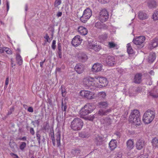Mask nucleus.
Masks as SVG:
<instances>
[{
  "instance_id": "nucleus-13",
  "label": "nucleus",
  "mask_w": 158,
  "mask_h": 158,
  "mask_svg": "<svg viewBox=\"0 0 158 158\" xmlns=\"http://www.w3.org/2000/svg\"><path fill=\"white\" fill-rule=\"evenodd\" d=\"M103 140V138L102 136H100L98 135H95L94 142L97 145H101L102 144Z\"/></svg>"
},
{
  "instance_id": "nucleus-40",
  "label": "nucleus",
  "mask_w": 158,
  "mask_h": 158,
  "mask_svg": "<svg viewBox=\"0 0 158 158\" xmlns=\"http://www.w3.org/2000/svg\"><path fill=\"white\" fill-rule=\"evenodd\" d=\"M26 143L25 142H21L20 144L19 148L21 151H23L25 148H26Z\"/></svg>"
},
{
  "instance_id": "nucleus-45",
  "label": "nucleus",
  "mask_w": 158,
  "mask_h": 158,
  "mask_svg": "<svg viewBox=\"0 0 158 158\" xmlns=\"http://www.w3.org/2000/svg\"><path fill=\"white\" fill-rule=\"evenodd\" d=\"M61 91L62 93V97H64L66 95V92L65 89L63 88V86L62 85L61 86Z\"/></svg>"
},
{
  "instance_id": "nucleus-32",
  "label": "nucleus",
  "mask_w": 158,
  "mask_h": 158,
  "mask_svg": "<svg viewBox=\"0 0 158 158\" xmlns=\"http://www.w3.org/2000/svg\"><path fill=\"white\" fill-rule=\"evenodd\" d=\"M67 108V102L65 101V99H64V101L62 102V111L65 112L64 115H65V112L66 111Z\"/></svg>"
},
{
  "instance_id": "nucleus-39",
  "label": "nucleus",
  "mask_w": 158,
  "mask_h": 158,
  "mask_svg": "<svg viewBox=\"0 0 158 158\" xmlns=\"http://www.w3.org/2000/svg\"><path fill=\"white\" fill-rule=\"evenodd\" d=\"M95 26L98 29H101L103 27V24L100 22H98L96 23Z\"/></svg>"
},
{
  "instance_id": "nucleus-5",
  "label": "nucleus",
  "mask_w": 158,
  "mask_h": 158,
  "mask_svg": "<svg viewBox=\"0 0 158 158\" xmlns=\"http://www.w3.org/2000/svg\"><path fill=\"white\" fill-rule=\"evenodd\" d=\"M80 94L82 97L89 99L95 98L96 97L93 92L88 90H81L80 92Z\"/></svg>"
},
{
  "instance_id": "nucleus-30",
  "label": "nucleus",
  "mask_w": 158,
  "mask_h": 158,
  "mask_svg": "<svg viewBox=\"0 0 158 158\" xmlns=\"http://www.w3.org/2000/svg\"><path fill=\"white\" fill-rule=\"evenodd\" d=\"M49 127L50 126L48 122H44L43 124L42 129L46 132L48 131L49 129Z\"/></svg>"
},
{
  "instance_id": "nucleus-27",
  "label": "nucleus",
  "mask_w": 158,
  "mask_h": 158,
  "mask_svg": "<svg viewBox=\"0 0 158 158\" xmlns=\"http://www.w3.org/2000/svg\"><path fill=\"white\" fill-rule=\"evenodd\" d=\"M108 46L110 48H114V49H118L119 48V46L117 44L113 42H109Z\"/></svg>"
},
{
  "instance_id": "nucleus-23",
  "label": "nucleus",
  "mask_w": 158,
  "mask_h": 158,
  "mask_svg": "<svg viewBox=\"0 0 158 158\" xmlns=\"http://www.w3.org/2000/svg\"><path fill=\"white\" fill-rule=\"evenodd\" d=\"M156 58V54L154 53H150L148 58L149 62L150 63L153 62L155 60Z\"/></svg>"
},
{
  "instance_id": "nucleus-60",
  "label": "nucleus",
  "mask_w": 158,
  "mask_h": 158,
  "mask_svg": "<svg viewBox=\"0 0 158 158\" xmlns=\"http://www.w3.org/2000/svg\"><path fill=\"white\" fill-rule=\"evenodd\" d=\"M116 157L117 158H120L122 156V153L120 152H119L116 155Z\"/></svg>"
},
{
  "instance_id": "nucleus-15",
  "label": "nucleus",
  "mask_w": 158,
  "mask_h": 158,
  "mask_svg": "<svg viewBox=\"0 0 158 158\" xmlns=\"http://www.w3.org/2000/svg\"><path fill=\"white\" fill-rule=\"evenodd\" d=\"M88 47L89 49H93L95 51L98 52L101 49V47L99 45L94 44H89Z\"/></svg>"
},
{
  "instance_id": "nucleus-51",
  "label": "nucleus",
  "mask_w": 158,
  "mask_h": 158,
  "mask_svg": "<svg viewBox=\"0 0 158 158\" xmlns=\"http://www.w3.org/2000/svg\"><path fill=\"white\" fill-rule=\"evenodd\" d=\"M94 118H95L94 115H90L88 116L86 118L87 119L91 121H92Z\"/></svg>"
},
{
  "instance_id": "nucleus-6",
  "label": "nucleus",
  "mask_w": 158,
  "mask_h": 158,
  "mask_svg": "<svg viewBox=\"0 0 158 158\" xmlns=\"http://www.w3.org/2000/svg\"><path fill=\"white\" fill-rule=\"evenodd\" d=\"M109 14L106 9L101 10L99 12L98 19L102 22L106 21L108 18Z\"/></svg>"
},
{
  "instance_id": "nucleus-18",
  "label": "nucleus",
  "mask_w": 158,
  "mask_h": 158,
  "mask_svg": "<svg viewBox=\"0 0 158 158\" xmlns=\"http://www.w3.org/2000/svg\"><path fill=\"white\" fill-rule=\"evenodd\" d=\"M72 44L75 47H77L79 45V36L76 35L73 39L72 41Z\"/></svg>"
},
{
  "instance_id": "nucleus-17",
  "label": "nucleus",
  "mask_w": 158,
  "mask_h": 158,
  "mask_svg": "<svg viewBox=\"0 0 158 158\" xmlns=\"http://www.w3.org/2000/svg\"><path fill=\"white\" fill-rule=\"evenodd\" d=\"M117 143L115 140H111L109 143V147L110 150H113L116 148Z\"/></svg>"
},
{
  "instance_id": "nucleus-35",
  "label": "nucleus",
  "mask_w": 158,
  "mask_h": 158,
  "mask_svg": "<svg viewBox=\"0 0 158 158\" xmlns=\"http://www.w3.org/2000/svg\"><path fill=\"white\" fill-rule=\"evenodd\" d=\"M150 95L153 98L158 97V90H156L155 89L153 91H151L150 92Z\"/></svg>"
},
{
  "instance_id": "nucleus-9",
  "label": "nucleus",
  "mask_w": 158,
  "mask_h": 158,
  "mask_svg": "<svg viewBox=\"0 0 158 158\" xmlns=\"http://www.w3.org/2000/svg\"><path fill=\"white\" fill-rule=\"evenodd\" d=\"M145 40V36H141L135 37L133 40V42L136 45H140L144 42Z\"/></svg>"
},
{
  "instance_id": "nucleus-42",
  "label": "nucleus",
  "mask_w": 158,
  "mask_h": 158,
  "mask_svg": "<svg viewBox=\"0 0 158 158\" xmlns=\"http://www.w3.org/2000/svg\"><path fill=\"white\" fill-rule=\"evenodd\" d=\"M107 35L106 33H105L103 35H100L99 37V38L101 41H103L106 40L107 38Z\"/></svg>"
},
{
  "instance_id": "nucleus-41",
  "label": "nucleus",
  "mask_w": 158,
  "mask_h": 158,
  "mask_svg": "<svg viewBox=\"0 0 158 158\" xmlns=\"http://www.w3.org/2000/svg\"><path fill=\"white\" fill-rule=\"evenodd\" d=\"M36 138L37 139L38 141V143H39V145H40V143H41V142H40L41 135L39 134V131H37L36 132Z\"/></svg>"
},
{
  "instance_id": "nucleus-22",
  "label": "nucleus",
  "mask_w": 158,
  "mask_h": 158,
  "mask_svg": "<svg viewBox=\"0 0 158 158\" xmlns=\"http://www.w3.org/2000/svg\"><path fill=\"white\" fill-rule=\"evenodd\" d=\"M106 95V93L103 91L99 92L97 94V97L101 100L105 99Z\"/></svg>"
},
{
  "instance_id": "nucleus-33",
  "label": "nucleus",
  "mask_w": 158,
  "mask_h": 158,
  "mask_svg": "<svg viewBox=\"0 0 158 158\" xmlns=\"http://www.w3.org/2000/svg\"><path fill=\"white\" fill-rule=\"evenodd\" d=\"M16 60L18 64L19 65L22 64L23 63L22 59L19 54H17L16 56Z\"/></svg>"
},
{
  "instance_id": "nucleus-21",
  "label": "nucleus",
  "mask_w": 158,
  "mask_h": 158,
  "mask_svg": "<svg viewBox=\"0 0 158 158\" xmlns=\"http://www.w3.org/2000/svg\"><path fill=\"white\" fill-rule=\"evenodd\" d=\"M139 18L141 20H144L148 18V16L143 11L139 12L138 15Z\"/></svg>"
},
{
  "instance_id": "nucleus-29",
  "label": "nucleus",
  "mask_w": 158,
  "mask_h": 158,
  "mask_svg": "<svg viewBox=\"0 0 158 158\" xmlns=\"http://www.w3.org/2000/svg\"><path fill=\"white\" fill-rule=\"evenodd\" d=\"M87 32L88 31L86 28L80 26V33L81 35H85L87 34Z\"/></svg>"
},
{
  "instance_id": "nucleus-37",
  "label": "nucleus",
  "mask_w": 158,
  "mask_h": 158,
  "mask_svg": "<svg viewBox=\"0 0 158 158\" xmlns=\"http://www.w3.org/2000/svg\"><path fill=\"white\" fill-rule=\"evenodd\" d=\"M127 50L129 54H132L133 53V50L131 47V45L130 43L127 44Z\"/></svg>"
},
{
  "instance_id": "nucleus-44",
  "label": "nucleus",
  "mask_w": 158,
  "mask_h": 158,
  "mask_svg": "<svg viewBox=\"0 0 158 158\" xmlns=\"http://www.w3.org/2000/svg\"><path fill=\"white\" fill-rule=\"evenodd\" d=\"M61 3V0H56L54 3L55 7H57L60 5Z\"/></svg>"
},
{
  "instance_id": "nucleus-57",
  "label": "nucleus",
  "mask_w": 158,
  "mask_h": 158,
  "mask_svg": "<svg viewBox=\"0 0 158 158\" xmlns=\"http://www.w3.org/2000/svg\"><path fill=\"white\" fill-rule=\"evenodd\" d=\"M75 69L78 73L79 74V65L78 64H77L75 67Z\"/></svg>"
},
{
  "instance_id": "nucleus-56",
  "label": "nucleus",
  "mask_w": 158,
  "mask_h": 158,
  "mask_svg": "<svg viewBox=\"0 0 158 158\" xmlns=\"http://www.w3.org/2000/svg\"><path fill=\"white\" fill-rule=\"evenodd\" d=\"M30 133L32 135H35V131L33 128L31 127L30 130Z\"/></svg>"
},
{
  "instance_id": "nucleus-62",
  "label": "nucleus",
  "mask_w": 158,
  "mask_h": 158,
  "mask_svg": "<svg viewBox=\"0 0 158 158\" xmlns=\"http://www.w3.org/2000/svg\"><path fill=\"white\" fill-rule=\"evenodd\" d=\"M62 15V12H58L56 14V16L58 17H59L61 16Z\"/></svg>"
},
{
  "instance_id": "nucleus-47",
  "label": "nucleus",
  "mask_w": 158,
  "mask_h": 158,
  "mask_svg": "<svg viewBox=\"0 0 158 158\" xmlns=\"http://www.w3.org/2000/svg\"><path fill=\"white\" fill-rule=\"evenodd\" d=\"M89 136V134L87 133H81L80 134V136L83 138H88Z\"/></svg>"
},
{
  "instance_id": "nucleus-63",
  "label": "nucleus",
  "mask_w": 158,
  "mask_h": 158,
  "mask_svg": "<svg viewBox=\"0 0 158 158\" xmlns=\"http://www.w3.org/2000/svg\"><path fill=\"white\" fill-rule=\"evenodd\" d=\"M45 59H44L43 61L40 62V67H41L42 68H43V64L45 62Z\"/></svg>"
},
{
  "instance_id": "nucleus-64",
  "label": "nucleus",
  "mask_w": 158,
  "mask_h": 158,
  "mask_svg": "<svg viewBox=\"0 0 158 158\" xmlns=\"http://www.w3.org/2000/svg\"><path fill=\"white\" fill-rule=\"evenodd\" d=\"M6 7H7V11H8L9 9V2L8 1H6Z\"/></svg>"
},
{
  "instance_id": "nucleus-50",
  "label": "nucleus",
  "mask_w": 158,
  "mask_h": 158,
  "mask_svg": "<svg viewBox=\"0 0 158 158\" xmlns=\"http://www.w3.org/2000/svg\"><path fill=\"white\" fill-rule=\"evenodd\" d=\"M136 158H148V154L145 155L142 154L141 155L139 156H138Z\"/></svg>"
},
{
  "instance_id": "nucleus-20",
  "label": "nucleus",
  "mask_w": 158,
  "mask_h": 158,
  "mask_svg": "<svg viewBox=\"0 0 158 158\" xmlns=\"http://www.w3.org/2000/svg\"><path fill=\"white\" fill-rule=\"evenodd\" d=\"M140 113L138 110H134L132 111L129 117L140 118Z\"/></svg>"
},
{
  "instance_id": "nucleus-31",
  "label": "nucleus",
  "mask_w": 158,
  "mask_h": 158,
  "mask_svg": "<svg viewBox=\"0 0 158 158\" xmlns=\"http://www.w3.org/2000/svg\"><path fill=\"white\" fill-rule=\"evenodd\" d=\"M9 145L12 151L15 152L16 151V148H17V145L14 142H10Z\"/></svg>"
},
{
  "instance_id": "nucleus-25",
  "label": "nucleus",
  "mask_w": 158,
  "mask_h": 158,
  "mask_svg": "<svg viewBox=\"0 0 158 158\" xmlns=\"http://www.w3.org/2000/svg\"><path fill=\"white\" fill-rule=\"evenodd\" d=\"M127 145L128 149L130 150L132 149L134 147L133 141L132 140L129 139L127 142Z\"/></svg>"
},
{
  "instance_id": "nucleus-2",
  "label": "nucleus",
  "mask_w": 158,
  "mask_h": 158,
  "mask_svg": "<svg viewBox=\"0 0 158 158\" xmlns=\"http://www.w3.org/2000/svg\"><path fill=\"white\" fill-rule=\"evenodd\" d=\"M95 106L93 103H88L82 108L80 111L81 116L86 115L91 113L95 109Z\"/></svg>"
},
{
  "instance_id": "nucleus-52",
  "label": "nucleus",
  "mask_w": 158,
  "mask_h": 158,
  "mask_svg": "<svg viewBox=\"0 0 158 158\" xmlns=\"http://www.w3.org/2000/svg\"><path fill=\"white\" fill-rule=\"evenodd\" d=\"M56 41L55 40H53L52 41V48L53 49L55 50L56 48Z\"/></svg>"
},
{
  "instance_id": "nucleus-7",
  "label": "nucleus",
  "mask_w": 158,
  "mask_h": 158,
  "mask_svg": "<svg viewBox=\"0 0 158 158\" xmlns=\"http://www.w3.org/2000/svg\"><path fill=\"white\" fill-rule=\"evenodd\" d=\"M129 121L133 126H139L140 125L141 121L140 118H135L129 117Z\"/></svg>"
},
{
  "instance_id": "nucleus-53",
  "label": "nucleus",
  "mask_w": 158,
  "mask_h": 158,
  "mask_svg": "<svg viewBox=\"0 0 158 158\" xmlns=\"http://www.w3.org/2000/svg\"><path fill=\"white\" fill-rule=\"evenodd\" d=\"M98 1L102 4H105L108 2L110 0H98Z\"/></svg>"
},
{
  "instance_id": "nucleus-46",
  "label": "nucleus",
  "mask_w": 158,
  "mask_h": 158,
  "mask_svg": "<svg viewBox=\"0 0 158 158\" xmlns=\"http://www.w3.org/2000/svg\"><path fill=\"white\" fill-rule=\"evenodd\" d=\"M100 115L102 116L103 115H106L105 110H102V109L100 110L98 112Z\"/></svg>"
},
{
  "instance_id": "nucleus-59",
  "label": "nucleus",
  "mask_w": 158,
  "mask_h": 158,
  "mask_svg": "<svg viewBox=\"0 0 158 158\" xmlns=\"http://www.w3.org/2000/svg\"><path fill=\"white\" fill-rule=\"evenodd\" d=\"M10 155L13 157V158H19L17 154L14 153H10Z\"/></svg>"
},
{
  "instance_id": "nucleus-58",
  "label": "nucleus",
  "mask_w": 158,
  "mask_h": 158,
  "mask_svg": "<svg viewBox=\"0 0 158 158\" xmlns=\"http://www.w3.org/2000/svg\"><path fill=\"white\" fill-rule=\"evenodd\" d=\"M51 137H52V140L53 145L54 146H55V137H54V134H53V135H52Z\"/></svg>"
},
{
  "instance_id": "nucleus-19",
  "label": "nucleus",
  "mask_w": 158,
  "mask_h": 158,
  "mask_svg": "<svg viewBox=\"0 0 158 158\" xmlns=\"http://www.w3.org/2000/svg\"><path fill=\"white\" fill-rule=\"evenodd\" d=\"M59 57L61 59L62 57V44L60 43H58L57 45V49L56 50Z\"/></svg>"
},
{
  "instance_id": "nucleus-49",
  "label": "nucleus",
  "mask_w": 158,
  "mask_h": 158,
  "mask_svg": "<svg viewBox=\"0 0 158 158\" xmlns=\"http://www.w3.org/2000/svg\"><path fill=\"white\" fill-rule=\"evenodd\" d=\"M44 38L47 40V41L48 42L50 43L51 42V40L50 39L51 38H49L48 34H46L44 36Z\"/></svg>"
},
{
  "instance_id": "nucleus-16",
  "label": "nucleus",
  "mask_w": 158,
  "mask_h": 158,
  "mask_svg": "<svg viewBox=\"0 0 158 158\" xmlns=\"http://www.w3.org/2000/svg\"><path fill=\"white\" fill-rule=\"evenodd\" d=\"M109 104L106 101H101L98 103V106L100 108L106 109L108 107Z\"/></svg>"
},
{
  "instance_id": "nucleus-14",
  "label": "nucleus",
  "mask_w": 158,
  "mask_h": 158,
  "mask_svg": "<svg viewBox=\"0 0 158 158\" xmlns=\"http://www.w3.org/2000/svg\"><path fill=\"white\" fill-rule=\"evenodd\" d=\"M145 145L144 141L141 139H139L137 141L136 147L138 150H140L142 149Z\"/></svg>"
},
{
  "instance_id": "nucleus-3",
  "label": "nucleus",
  "mask_w": 158,
  "mask_h": 158,
  "mask_svg": "<svg viewBox=\"0 0 158 158\" xmlns=\"http://www.w3.org/2000/svg\"><path fill=\"white\" fill-rule=\"evenodd\" d=\"M155 117V113L151 110H148L144 114L143 116V121L145 124L151 123Z\"/></svg>"
},
{
  "instance_id": "nucleus-10",
  "label": "nucleus",
  "mask_w": 158,
  "mask_h": 158,
  "mask_svg": "<svg viewBox=\"0 0 158 158\" xmlns=\"http://www.w3.org/2000/svg\"><path fill=\"white\" fill-rule=\"evenodd\" d=\"M71 127L74 131L79 130V119L75 118L71 123Z\"/></svg>"
},
{
  "instance_id": "nucleus-1",
  "label": "nucleus",
  "mask_w": 158,
  "mask_h": 158,
  "mask_svg": "<svg viewBox=\"0 0 158 158\" xmlns=\"http://www.w3.org/2000/svg\"><path fill=\"white\" fill-rule=\"evenodd\" d=\"M82 82L85 87L90 89L101 88L108 84V81L106 78L98 77H86L83 79Z\"/></svg>"
},
{
  "instance_id": "nucleus-38",
  "label": "nucleus",
  "mask_w": 158,
  "mask_h": 158,
  "mask_svg": "<svg viewBox=\"0 0 158 158\" xmlns=\"http://www.w3.org/2000/svg\"><path fill=\"white\" fill-rule=\"evenodd\" d=\"M152 19L154 21L158 19V10H156L152 15Z\"/></svg>"
},
{
  "instance_id": "nucleus-26",
  "label": "nucleus",
  "mask_w": 158,
  "mask_h": 158,
  "mask_svg": "<svg viewBox=\"0 0 158 158\" xmlns=\"http://www.w3.org/2000/svg\"><path fill=\"white\" fill-rule=\"evenodd\" d=\"M142 75L140 74H136L135 77L134 82L135 83H139L141 81Z\"/></svg>"
},
{
  "instance_id": "nucleus-55",
  "label": "nucleus",
  "mask_w": 158,
  "mask_h": 158,
  "mask_svg": "<svg viewBox=\"0 0 158 158\" xmlns=\"http://www.w3.org/2000/svg\"><path fill=\"white\" fill-rule=\"evenodd\" d=\"M94 118H101V116L99 115L98 112L96 113L95 114H94Z\"/></svg>"
},
{
  "instance_id": "nucleus-12",
  "label": "nucleus",
  "mask_w": 158,
  "mask_h": 158,
  "mask_svg": "<svg viewBox=\"0 0 158 158\" xmlns=\"http://www.w3.org/2000/svg\"><path fill=\"white\" fill-rule=\"evenodd\" d=\"M102 65L101 64H95L92 67V71L95 72L100 71L102 69Z\"/></svg>"
},
{
  "instance_id": "nucleus-54",
  "label": "nucleus",
  "mask_w": 158,
  "mask_h": 158,
  "mask_svg": "<svg viewBox=\"0 0 158 158\" xmlns=\"http://www.w3.org/2000/svg\"><path fill=\"white\" fill-rule=\"evenodd\" d=\"M14 109H15V108L14 106L11 107L10 108L9 111H8V114H11L14 111Z\"/></svg>"
},
{
  "instance_id": "nucleus-4",
  "label": "nucleus",
  "mask_w": 158,
  "mask_h": 158,
  "mask_svg": "<svg viewBox=\"0 0 158 158\" xmlns=\"http://www.w3.org/2000/svg\"><path fill=\"white\" fill-rule=\"evenodd\" d=\"M92 15V12L91 10L87 8L84 11L83 15L80 18V19L82 23H85L89 19Z\"/></svg>"
},
{
  "instance_id": "nucleus-48",
  "label": "nucleus",
  "mask_w": 158,
  "mask_h": 158,
  "mask_svg": "<svg viewBox=\"0 0 158 158\" xmlns=\"http://www.w3.org/2000/svg\"><path fill=\"white\" fill-rule=\"evenodd\" d=\"M4 50L8 54H11L12 53V52L11 50L8 48H5Z\"/></svg>"
},
{
  "instance_id": "nucleus-61",
  "label": "nucleus",
  "mask_w": 158,
  "mask_h": 158,
  "mask_svg": "<svg viewBox=\"0 0 158 158\" xmlns=\"http://www.w3.org/2000/svg\"><path fill=\"white\" fill-rule=\"evenodd\" d=\"M27 110L28 111L30 112H33V108L31 107H29L27 109Z\"/></svg>"
},
{
  "instance_id": "nucleus-34",
  "label": "nucleus",
  "mask_w": 158,
  "mask_h": 158,
  "mask_svg": "<svg viewBox=\"0 0 158 158\" xmlns=\"http://www.w3.org/2000/svg\"><path fill=\"white\" fill-rule=\"evenodd\" d=\"M152 143L153 148H158V139L156 138H155L152 140Z\"/></svg>"
},
{
  "instance_id": "nucleus-28",
  "label": "nucleus",
  "mask_w": 158,
  "mask_h": 158,
  "mask_svg": "<svg viewBox=\"0 0 158 158\" xmlns=\"http://www.w3.org/2000/svg\"><path fill=\"white\" fill-rule=\"evenodd\" d=\"M148 6L150 8H155L156 6V3L154 0H148Z\"/></svg>"
},
{
  "instance_id": "nucleus-11",
  "label": "nucleus",
  "mask_w": 158,
  "mask_h": 158,
  "mask_svg": "<svg viewBox=\"0 0 158 158\" xmlns=\"http://www.w3.org/2000/svg\"><path fill=\"white\" fill-rule=\"evenodd\" d=\"M158 46V38H156L150 41L148 47L150 49H152Z\"/></svg>"
},
{
  "instance_id": "nucleus-8",
  "label": "nucleus",
  "mask_w": 158,
  "mask_h": 158,
  "mask_svg": "<svg viewBox=\"0 0 158 158\" xmlns=\"http://www.w3.org/2000/svg\"><path fill=\"white\" fill-rule=\"evenodd\" d=\"M106 64L110 66H113L116 64V60L114 56H108L106 59Z\"/></svg>"
},
{
  "instance_id": "nucleus-24",
  "label": "nucleus",
  "mask_w": 158,
  "mask_h": 158,
  "mask_svg": "<svg viewBox=\"0 0 158 158\" xmlns=\"http://www.w3.org/2000/svg\"><path fill=\"white\" fill-rule=\"evenodd\" d=\"M56 140L57 142V145L59 147L60 145V132L58 131L56 134Z\"/></svg>"
},
{
  "instance_id": "nucleus-43",
  "label": "nucleus",
  "mask_w": 158,
  "mask_h": 158,
  "mask_svg": "<svg viewBox=\"0 0 158 158\" xmlns=\"http://www.w3.org/2000/svg\"><path fill=\"white\" fill-rule=\"evenodd\" d=\"M71 154L74 156L78 155L79 153V150L77 149H73L71 151Z\"/></svg>"
},
{
  "instance_id": "nucleus-36",
  "label": "nucleus",
  "mask_w": 158,
  "mask_h": 158,
  "mask_svg": "<svg viewBox=\"0 0 158 158\" xmlns=\"http://www.w3.org/2000/svg\"><path fill=\"white\" fill-rule=\"evenodd\" d=\"M87 59V56L85 53H82L81 54V56H80V61L81 60L82 62H85Z\"/></svg>"
}]
</instances>
